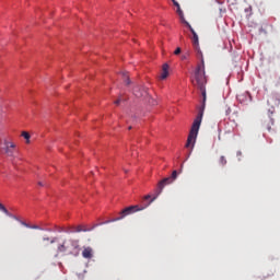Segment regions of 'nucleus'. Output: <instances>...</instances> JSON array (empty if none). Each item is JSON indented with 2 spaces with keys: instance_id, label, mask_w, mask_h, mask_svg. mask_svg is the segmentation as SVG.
<instances>
[{
  "instance_id": "nucleus-5",
  "label": "nucleus",
  "mask_w": 280,
  "mask_h": 280,
  "mask_svg": "<svg viewBox=\"0 0 280 280\" xmlns=\"http://www.w3.org/2000/svg\"><path fill=\"white\" fill-rule=\"evenodd\" d=\"M89 231H93V229H88L86 225H71L65 233H89Z\"/></svg>"
},
{
  "instance_id": "nucleus-20",
  "label": "nucleus",
  "mask_w": 280,
  "mask_h": 280,
  "mask_svg": "<svg viewBox=\"0 0 280 280\" xmlns=\"http://www.w3.org/2000/svg\"><path fill=\"white\" fill-rule=\"evenodd\" d=\"M23 226H26V229H30V224L25 223V222H22Z\"/></svg>"
},
{
  "instance_id": "nucleus-10",
  "label": "nucleus",
  "mask_w": 280,
  "mask_h": 280,
  "mask_svg": "<svg viewBox=\"0 0 280 280\" xmlns=\"http://www.w3.org/2000/svg\"><path fill=\"white\" fill-rule=\"evenodd\" d=\"M133 95H136V97H143V96L148 95V91H145V89L141 90V88L136 86L133 89Z\"/></svg>"
},
{
  "instance_id": "nucleus-4",
  "label": "nucleus",
  "mask_w": 280,
  "mask_h": 280,
  "mask_svg": "<svg viewBox=\"0 0 280 280\" xmlns=\"http://www.w3.org/2000/svg\"><path fill=\"white\" fill-rule=\"evenodd\" d=\"M176 178H178V172L173 171L172 176L165 177L164 179H162V180L159 183V185H158L159 192H158V194H162V192H163V189L165 188V185H172V183H173Z\"/></svg>"
},
{
  "instance_id": "nucleus-9",
  "label": "nucleus",
  "mask_w": 280,
  "mask_h": 280,
  "mask_svg": "<svg viewBox=\"0 0 280 280\" xmlns=\"http://www.w3.org/2000/svg\"><path fill=\"white\" fill-rule=\"evenodd\" d=\"M186 25H187L188 30H189V31L191 32V34H192V45H194L195 47H198V45H199L198 34L196 33V31L194 30V27H191V24L186 23Z\"/></svg>"
},
{
  "instance_id": "nucleus-8",
  "label": "nucleus",
  "mask_w": 280,
  "mask_h": 280,
  "mask_svg": "<svg viewBox=\"0 0 280 280\" xmlns=\"http://www.w3.org/2000/svg\"><path fill=\"white\" fill-rule=\"evenodd\" d=\"M272 126H275V119H272V117H268L262 121V128H265V130H268V132L272 130Z\"/></svg>"
},
{
  "instance_id": "nucleus-6",
  "label": "nucleus",
  "mask_w": 280,
  "mask_h": 280,
  "mask_svg": "<svg viewBox=\"0 0 280 280\" xmlns=\"http://www.w3.org/2000/svg\"><path fill=\"white\" fill-rule=\"evenodd\" d=\"M172 2H173V5H175L177 8L176 13L178 14L182 23L187 25V23H189V22H187V20H185V13L183 12V9H180V4L176 0H172Z\"/></svg>"
},
{
  "instance_id": "nucleus-18",
  "label": "nucleus",
  "mask_w": 280,
  "mask_h": 280,
  "mask_svg": "<svg viewBox=\"0 0 280 280\" xmlns=\"http://www.w3.org/2000/svg\"><path fill=\"white\" fill-rule=\"evenodd\" d=\"M30 229L40 230V226H38V225H31Z\"/></svg>"
},
{
  "instance_id": "nucleus-1",
  "label": "nucleus",
  "mask_w": 280,
  "mask_h": 280,
  "mask_svg": "<svg viewBox=\"0 0 280 280\" xmlns=\"http://www.w3.org/2000/svg\"><path fill=\"white\" fill-rule=\"evenodd\" d=\"M192 84L199 89L202 95V108L199 110L197 117L195 118L191 129L189 131L186 148H191L196 145V139H198V132L200 130V125L202 124V117L205 115V104L207 102V77L205 75V58L201 57V63H199L195 70V81Z\"/></svg>"
},
{
  "instance_id": "nucleus-17",
  "label": "nucleus",
  "mask_w": 280,
  "mask_h": 280,
  "mask_svg": "<svg viewBox=\"0 0 280 280\" xmlns=\"http://www.w3.org/2000/svg\"><path fill=\"white\" fill-rule=\"evenodd\" d=\"M180 51H182L180 47H177V48L175 49V51H174V55H175V56H178V55H180Z\"/></svg>"
},
{
  "instance_id": "nucleus-7",
  "label": "nucleus",
  "mask_w": 280,
  "mask_h": 280,
  "mask_svg": "<svg viewBox=\"0 0 280 280\" xmlns=\"http://www.w3.org/2000/svg\"><path fill=\"white\" fill-rule=\"evenodd\" d=\"M4 152L9 156H14V148H16V144L14 142L4 141Z\"/></svg>"
},
{
  "instance_id": "nucleus-11",
  "label": "nucleus",
  "mask_w": 280,
  "mask_h": 280,
  "mask_svg": "<svg viewBox=\"0 0 280 280\" xmlns=\"http://www.w3.org/2000/svg\"><path fill=\"white\" fill-rule=\"evenodd\" d=\"M167 75H170V65L164 63L162 66V73H161L160 78L162 80H166Z\"/></svg>"
},
{
  "instance_id": "nucleus-16",
  "label": "nucleus",
  "mask_w": 280,
  "mask_h": 280,
  "mask_svg": "<svg viewBox=\"0 0 280 280\" xmlns=\"http://www.w3.org/2000/svg\"><path fill=\"white\" fill-rule=\"evenodd\" d=\"M22 137L26 140V143H30V139H31L30 132L23 131Z\"/></svg>"
},
{
  "instance_id": "nucleus-13",
  "label": "nucleus",
  "mask_w": 280,
  "mask_h": 280,
  "mask_svg": "<svg viewBox=\"0 0 280 280\" xmlns=\"http://www.w3.org/2000/svg\"><path fill=\"white\" fill-rule=\"evenodd\" d=\"M124 82L128 85H130V77L128 75V72H122Z\"/></svg>"
},
{
  "instance_id": "nucleus-3",
  "label": "nucleus",
  "mask_w": 280,
  "mask_h": 280,
  "mask_svg": "<svg viewBox=\"0 0 280 280\" xmlns=\"http://www.w3.org/2000/svg\"><path fill=\"white\" fill-rule=\"evenodd\" d=\"M57 250L58 253H68V255L78 257L80 255V240H65L62 244L58 245Z\"/></svg>"
},
{
  "instance_id": "nucleus-23",
  "label": "nucleus",
  "mask_w": 280,
  "mask_h": 280,
  "mask_svg": "<svg viewBox=\"0 0 280 280\" xmlns=\"http://www.w3.org/2000/svg\"><path fill=\"white\" fill-rule=\"evenodd\" d=\"M38 185H39L40 187H43V186H44L43 182H39V183H38Z\"/></svg>"
},
{
  "instance_id": "nucleus-21",
  "label": "nucleus",
  "mask_w": 280,
  "mask_h": 280,
  "mask_svg": "<svg viewBox=\"0 0 280 280\" xmlns=\"http://www.w3.org/2000/svg\"><path fill=\"white\" fill-rule=\"evenodd\" d=\"M44 242H49V237H44Z\"/></svg>"
},
{
  "instance_id": "nucleus-24",
  "label": "nucleus",
  "mask_w": 280,
  "mask_h": 280,
  "mask_svg": "<svg viewBox=\"0 0 280 280\" xmlns=\"http://www.w3.org/2000/svg\"><path fill=\"white\" fill-rule=\"evenodd\" d=\"M129 130H132V127H129Z\"/></svg>"
},
{
  "instance_id": "nucleus-19",
  "label": "nucleus",
  "mask_w": 280,
  "mask_h": 280,
  "mask_svg": "<svg viewBox=\"0 0 280 280\" xmlns=\"http://www.w3.org/2000/svg\"><path fill=\"white\" fill-rule=\"evenodd\" d=\"M120 103H121V98H118L117 101H115L116 106H119Z\"/></svg>"
},
{
  "instance_id": "nucleus-14",
  "label": "nucleus",
  "mask_w": 280,
  "mask_h": 280,
  "mask_svg": "<svg viewBox=\"0 0 280 280\" xmlns=\"http://www.w3.org/2000/svg\"><path fill=\"white\" fill-rule=\"evenodd\" d=\"M219 165H221V167H224V165H226V158L224 155L220 156Z\"/></svg>"
},
{
  "instance_id": "nucleus-22",
  "label": "nucleus",
  "mask_w": 280,
  "mask_h": 280,
  "mask_svg": "<svg viewBox=\"0 0 280 280\" xmlns=\"http://www.w3.org/2000/svg\"><path fill=\"white\" fill-rule=\"evenodd\" d=\"M56 242V238H52L51 241H50V244H54Z\"/></svg>"
},
{
  "instance_id": "nucleus-12",
  "label": "nucleus",
  "mask_w": 280,
  "mask_h": 280,
  "mask_svg": "<svg viewBox=\"0 0 280 280\" xmlns=\"http://www.w3.org/2000/svg\"><path fill=\"white\" fill-rule=\"evenodd\" d=\"M82 257H84V259H91L93 257V248L85 247L82 252Z\"/></svg>"
},
{
  "instance_id": "nucleus-15",
  "label": "nucleus",
  "mask_w": 280,
  "mask_h": 280,
  "mask_svg": "<svg viewBox=\"0 0 280 280\" xmlns=\"http://www.w3.org/2000/svg\"><path fill=\"white\" fill-rule=\"evenodd\" d=\"M0 211H2V213H4L5 215H10V211H8V208H5L3 203H0Z\"/></svg>"
},
{
  "instance_id": "nucleus-2",
  "label": "nucleus",
  "mask_w": 280,
  "mask_h": 280,
  "mask_svg": "<svg viewBox=\"0 0 280 280\" xmlns=\"http://www.w3.org/2000/svg\"><path fill=\"white\" fill-rule=\"evenodd\" d=\"M161 194H159V187L155 190V194L151 197L150 195H147L142 198L140 205L130 206L125 208L122 211H120L119 217L112 220V222H118V220H124V218H127V215H132V213H137L139 211H143L148 209L152 202L159 198Z\"/></svg>"
}]
</instances>
